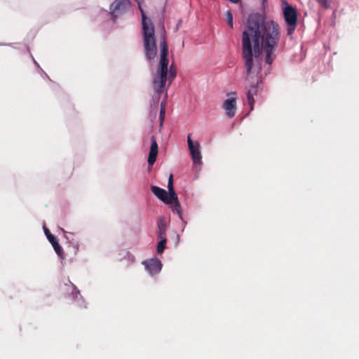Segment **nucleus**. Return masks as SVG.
Masks as SVG:
<instances>
[{"label":"nucleus","instance_id":"2eb2a0df","mask_svg":"<svg viewBox=\"0 0 359 359\" xmlns=\"http://www.w3.org/2000/svg\"><path fill=\"white\" fill-rule=\"evenodd\" d=\"M165 102H162L161 103V110H160V119H161V123L160 126H161L163 125V122L165 118Z\"/></svg>","mask_w":359,"mask_h":359},{"label":"nucleus","instance_id":"6ab92c4d","mask_svg":"<svg viewBox=\"0 0 359 359\" xmlns=\"http://www.w3.org/2000/svg\"><path fill=\"white\" fill-rule=\"evenodd\" d=\"M266 0H263V1L264 2Z\"/></svg>","mask_w":359,"mask_h":359},{"label":"nucleus","instance_id":"39448f33","mask_svg":"<svg viewBox=\"0 0 359 359\" xmlns=\"http://www.w3.org/2000/svg\"><path fill=\"white\" fill-rule=\"evenodd\" d=\"M284 19L287 23V34L292 35L297 25V13L294 8L287 5L283 10Z\"/></svg>","mask_w":359,"mask_h":359},{"label":"nucleus","instance_id":"20e7f679","mask_svg":"<svg viewBox=\"0 0 359 359\" xmlns=\"http://www.w3.org/2000/svg\"><path fill=\"white\" fill-rule=\"evenodd\" d=\"M168 192L157 186H151L152 193L165 204H172V199H176V193L173 187V176L170 175L168 182Z\"/></svg>","mask_w":359,"mask_h":359},{"label":"nucleus","instance_id":"dca6fc26","mask_svg":"<svg viewBox=\"0 0 359 359\" xmlns=\"http://www.w3.org/2000/svg\"><path fill=\"white\" fill-rule=\"evenodd\" d=\"M226 18L228 25L233 28V15L230 11H227L226 12Z\"/></svg>","mask_w":359,"mask_h":359},{"label":"nucleus","instance_id":"f8f14e48","mask_svg":"<svg viewBox=\"0 0 359 359\" xmlns=\"http://www.w3.org/2000/svg\"><path fill=\"white\" fill-rule=\"evenodd\" d=\"M157 236L159 239L166 238L167 222L165 217H161L157 222Z\"/></svg>","mask_w":359,"mask_h":359},{"label":"nucleus","instance_id":"423d86ee","mask_svg":"<svg viewBox=\"0 0 359 359\" xmlns=\"http://www.w3.org/2000/svg\"><path fill=\"white\" fill-rule=\"evenodd\" d=\"M188 147L190 150L192 160L194 163L201 164L202 156L200 151V144L198 142H194L190 136L187 138Z\"/></svg>","mask_w":359,"mask_h":359},{"label":"nucleus","instance_id":"f257e3e1","mask_svg":"<svg viewBox=\"0 0 359 359\" xmlns=\"http://www.w3.org/2000/svg\"><path fill=\"white\" fill-rule=\"evenodd\" d=\"M280 38V27L272 20H266L260 13L249 15L246 27L242 32V57L244 61L245 80L248 83L247 102L250 111L254 109V95L259 91L261 81L259 73L260 54L264 50L266 62L271 65L275 57L274 52Z\"/></svg>","mask_w":359,"mask_h":359},{"label":"nucleus","instance_id":"0eeeda50","mask_svg":"<svg viewBox=\"0 0 359 359\" xmlns=\"http://www.w3.org/2000/svg\"><path fill=\"white\" fill-rule=\"evenodd\" d=\"M130 2L129 0H116L111 6V15L113 18L117 17L118 15L122 13L130 8Z\"/></svg>","mask_w":359,"mask_h":359},{"label":"nucleus","instance_id":"ddd939ff","mask_svg":"<svg viewBox=\"0 0 359 359\" xmlns=\"http://www.w3.org/2000/svg\"><path fill=\"white\" fill-rule=\"evenodd\" d=\"M172 204H173V210L176 211L180 218H182V211L180 202L176 195V199H172Z\"/></svg>","mask_w":359,"mask_h":359},{"label":"nucleus","instance_id":"6e6552de","mask_svg":"<svg viewBox=\"0 0 359 359\" xmlns=\"http://www.w3.org/2000/svg\"><path fill=\"white\" fill-rule=\"evenodd\" d=\"M222 107L226 111V115L229 118H233L236 111V98L234 97L226 99L224 102Z\"/></svg>","mask_w":359,"mask_h":359},{"label":"nucleus","instance_id":"f3484780","mask_svg":"<svg viewBox=\"0 0 359 359\" xmlns=\"http://www.w3.org/2000/svg\"><path fill=\"white\" fill-rule=\"evenodd\" d=\"M318 4L324 8H329L330 7V0H315Z\"/></svg>","mask_w":359,"mask_h":359},{"label":"nucleus","instance_id":"f03ea898","mask_svg":"<svg viewBox=\"0 0 359 359\" xmlns=\"http://www.w3.org/2000/svg\"><path fill=\"white\" fill-rule=\"evenodd\" d=\"M160 50L159 66L153 78L154 91L158 95L163 92V88L166 84L167 80L169 81V84H170L177 75L175 69L172 66L168 69V46L164 27L162 28Z\"/></svg>","mask_w":359,"mask_h":359},{"label":"nucleus","instance_id":"9d476101","mask_svg":"<svg viewBox=\"0 0 359 359\" xmlns=\"http://www.w3.org/2000/svg\"><path fill=\"white\" fill-rule=\"evenodd\" d=\"M158 153V146L155 137L153 135L151 137V147L148 156V163L153 165L156 161Z\"/></svg>","mask_w":359,"mask_h":359},{"label":"nucleus","instance_id":"9b49d317","mask_svg":"<svg viewBox=\"0 0 359 359\" xmlns=\"http://www.w3.org/2000/svg\"><path fill=\"white\" fill-rule=\"evenodd\" d=\"M146 269L151 274H156L161 271L162 264L158 259H151L144 262Z\"/></svg>","mask_w":359,"mask_h":359},{"label":"nucleus","instance_id":"4468645a","mask_svg":"<svg viewBox=\"0 0 359 359\" xmlns=\"http://www.w3.org/2000/svg\"><path fill=\"white\" fill-rule=\"evenodd\" d=\"M161 241L158 242L157 245L156 252L157 253H162L165 248V245L167 242V238L160 239Z\"/></svg>","mask_w":359,"mask_h":359},{"label":"nucleus","instance_id":"7ed1b4c3","mask_svg":"<svg viewBox=\"0 0 359 359\" xmlns=\"http://www.w3.org/2000/svg\"><path fill=\"white\" fill-rule=\"evenodd\" d=\"M141 11L144 50L146 57L151 60L154 59L157 54L154 26L151 20L147 18L142 9Z\"/></svg>","mask_w":359,"mask_h":359},{"label":"nucleus","instance_id":"a211bd4d","mask_svg":"<svg viewBox=\"0 0 359 359\" xmlns=\"http://www.w3.org/2000/svg\"><path fill=\"white\" fill-rule=\"evenodd\" d=\"M229 1L233 3H238L240 0H229Z\"/></svg>","mask_w":359,"mask_h":359},{"label":"nucleus","instance_id":"1a4fd4ad","mask_svg":"<svg viewBox=\"0 0 359 359\" xmlns=\"http://www.w3.org/2000/svg\"><path fill=\"white\" fill-rule=\"evenodd\" d=\"M44 233H45L48 241L51 243V245H52L54 250L57 253V255L61 259H63L64 255H63L62 248L58 243L55 236H53L46 227H44Z\"/></svg>","mask_w":359,"mask_h":359}]
</instances>
